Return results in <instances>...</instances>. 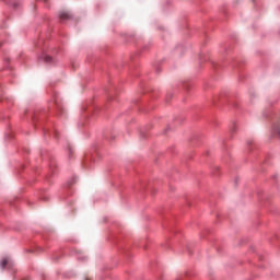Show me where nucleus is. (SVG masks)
Instances as JSON below:
<instances>
[{
	"label": "nucleus",
	"instance_id": "f257e3e1",
	"mask_svg": "<svg viewBox=\"0 0 280 280\" xmlns=\"http://www.w3.org/2000/svg\"><path fill=\"white\" fill-rule=\"evenodd\" d=\"M59 18H60L61 21H67V20L71 19V15H69L68 12H61L59 14Z\"/></svg>",
	"mask_w": 280,
	"mask_h": 280
},
{
	"label": "nucleus",
	"instance_id": "f03ea898",
	"mask_svg": "<svg viewBox=\"0 0 280 280\" xmlns=\"http://www.w3.org/2000/svg\"><path fill=\"white\" fill-rule=\"evenodd\" d=\"M9 264H10V258H4L1 261L0 266H1V268H5V266H9Z\"/></svg>",
	"mask_w": 280,
	"mask_h": 280
},
{
	"label": "nucleus",
	"instance_id": "7ed1b4c3",
	"mask_svg": "<svg viewBox=\"0 0 280 280\" xmlns=\"http://www.w3.org/2000/svg\"><path fill=\"white\" fill-rule=\"evenodd\" d=\"M273 132H277V135H279L280 137V122H277L276 125H273Z\"/></svg>",
	"mask_w": 280,
	"mask_h": 280
},
{
	"label": "nucleus",
	"instance_id": "20e7f679",
	"mask_svg": "<svg viewBox=\"0 0 280 280\" xmlns=\"http://www.w3.org/2000/svg\"><path fill=\"white\" fill-rule=\"evenodd\" d=\"M44 60H45V62H52V59L50 56H45Z\"/></svg>",
	"mask_w": 280,
	"mask_h": 280
}]
</instances>
